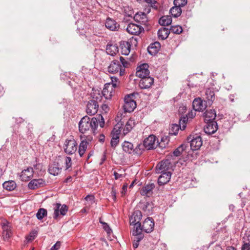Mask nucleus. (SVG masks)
<instances>
[{
  "label": "nucleus",
  "instance_id": "nucleus-41",
  "mask_svg": "<svg viewBox=\"0 0 250 250\" xmlns=\"http://www.w3.org/2000/svg\"><path fill=\"white\" fill-rule=\"evenodd\" d=\"M182 13L181 8L174 6L170 10V13L174 18L179 17Z\"/></svg>",
  "mask_w": 250,
  "mask_h": 250
},
{
  "label": "nucleus",
  "instance_id": "nucleus-49",
  "mask_svg": "<svg viewBox=\"0 0 250 250\" xmlns=\"http://www.w3.org/2000/svg\"><path fill=\"white\" fill-rule=\"evenodd\" d=\"M170 32H172L174 34H179L181 33L183 30L181 26L179 25L172 26L169 29Z\"/></svg>",
  "mask_w": 250,
  "mask_h": 250
},
{
  "label": "nucleus",
  "instance_id": "nucleus-38",
  "mask_svg": "<svg viewBox=\"0 0 250 250\" xmlns=\"http://www.w3.org/2000/svg\"><path fill=\"white\" fill-rule=\"evenodd\" d=\"M3 188L7 190L12 191L16 188V184L14 181H8L2 184Z\"/></svg>",
  "mask_w": 250,
  "mask_h": 250
},
{
  "label": "nucleus",
  "instance_id": "nucleus-28",
  "mask_svg": "<svg viewBox=\"0 0 250 250\" xmlns=\"http://www.w3.org/2000/svg\"><path fill=\"white\" fill-rule=\"evenodd\" d=\"M204 116L206 122L215 121L216 116V112L214 109L207 110L204 113Z\"/></svg>",
  "mask_w": 250,
  "mask_h": 250
},
{
  "label": "nucleus",
  "instance_id": "nucleus-23",
  "mask_svg": "<svg viewBox=\"0 0 250 250\" xmlns=\"http://www.w3.org/2000/svg\"><path fill=\"white\" fill-rule=\"evenodd\" d=\"M133 17L136 22L142 24H146L148 21L146 15L144 12H137Z\"/></svg>",
  "mask_w": 250,
  "mask_h": 250
},
{
  "label": "nucleus",
  "instance_id": "nucleus-52",
  "mask_svg": "<svg viewBox=\"0 0 250 250\" xmlns=\"http://www.w3.org/2000/svg\"><path fill=\"white\" fill-rule=\"evenodd\" d=\"M111 82L109 83L111 86H113V88L117 87L119 83V82L118 80V79L117 77H112L111 78Z\"/></svg>",
  "mask_w": 250,
  "mask_h": 250
},
{
  "label": "nucleus",
  "instance_id": "nucleus-42",
  "mask_svg": "<svg viewBox=\"0 0 250 250\" xmlns=\"http://www.w3.org/2000/svg\"><path fill=\"white\" fill-rule=\"evenodd\" d=\"M182 125H179L177 124H172L169 129V134L172 135H175L178 133L179 129H181V127Z\"/></svg>",
  "mask_w": 250,
  "mask_h": 250
},
{
  "label": "nucleus",
  "instance_id": "nucleus-33",
  "mask_svg": "<svg viewBox=\"0 0 250 250\" xmlns=\"http://www.w3.org/2000/svg\"><path fill=\"white\" fill-rule=\"evenodd\" d=\"M48 171L53 175H57L61 172V168L59 167L58 163L53 164L49 166Z\"/></svg>",
  "mask_w": 250,
  "mask_h": 250
},
{
  "label": "nucleus",
  "instance_id": "nucleus-55",
  "mask_svg": "<svg viewBox=\"0 0 250 250\" xmlns=\"http://www.w3.org/2000/svg\"><path fill=\"white\" fill-rule=\"evenodd\" d=\"M66 169H68L71 167L72 163H71V158L70 157H66L65 160Z\"/></svg>",
  "mask_w": 250,
  "mask_h": 250
},
{
  "label": "nucleus",
  "instance_id": "nucleus-37",
  "mask_svg": "<svg viewBox=\"0 0 250 250\" xmlns=\"http://www.w3.org/2000/svg\"><path fill=\"white\" fill-rule=\"evenodd\" d=\"M87 142L85 140H82L80 144L78 152L81 157L83 156L88 146Z\"/></svg>",
  "mask_w": 250,
  "mask_h": 250
},
{
  "label": "nucleus",
  "instance_id": "nucleus-40",
  "mask_svg": "<svg viewBox=\"0 0 250 250\" xmlns=\"http://www.w3.org/2000/svg\"><path fill=\"white\" fill-rule=\"evenodd\" d=\"M172 20L169 16H163L161 17L159 21V23L162 26H167L171 24Z\"/></svg>",
  "mask_w": 250,
  "mask_h": 250
},
{
  "label": "nucleus",
  "instance_id": "nucleus-20",
  "mask_svg": "<svg viewBox=\"0 0 250 250\" xmlns=\"http://www.w3.org/2000/svg\"><path fill=\"white\" fill-rule=\"evenodd\" d=\"M86 106V113L90 115L95 114L99 108V104L91 100L88 102Z\"/></svg>",
  "mask_w": 250,
  "mask_h": 250
},
{
  "label": "nucleus",
  "instance_id": "nucleus-59",
  "mask_svg": "<svg viewBox=\"0 0 250 250\" xmlns=\"http://www.w3.org/2000/svg\"><path fill=\"white\" fill-rule=\"evenodd\" d=\"M127 184H124L122 188V191H121V194H122V196H124L125 195V194L127 191Z\"/></svg>",
  "mask_w": 250,
  "mask_h": 250
},
{
  "label": "nucleus",
  "instance_id": "nucleus-8",
  "mask_svg": "<svg viewBox=\"0 0 250 250\" xmlns=\"http://www.w3.org/2000/svg\"><path fill=\"white\" fill-rule=\"evenodd\" d=\"M149 66L147 63H143L138 66L136 69V76L140 78L146 77L149 75Z\"/></svg>",
  "mask_w": 250,
  "mask_h": 250
},
{
  "label": "nucleus",
  "instance_id": "nucleus-51",
  "mask_svg": "<svg viewBox=\"0 0 250 250\" xmlns=\"http://www.w3.org/2000/svg\"><path fill=\"white\" fill-rule=\"evenodd\" d=\"M99 222L101 224H103V229L104 230L106 231L108 234H110L112 230L109 225L106 223L102 222L101 219H100Z\"/></svg>",
  "mask_w": 250,
  "mask_h": 250
},
{
  "label": "nucleus",
  "instance_id": "nucleus-29",
  "mask_svg": "<svg viewBox=\"0 0 250 250\" xmlns=\"http://www.w3.org/2000/svg\"><path fill=\"white\" fill-rule=\"evenodd\" d=\"M160 47L161 45L159 42L152 43L147 48L148 52L151 55H155L159 51Z\"/></svg>",
  "mask_w": 250,
  "mask_h": 250
},
{
  "label": "nucleus",
  "instance_id": "nucleus-25",
  "mask_svg": "<svg viewBox=\"0 0 250 250\" xmlns=\"http://www.w3.org/2000/svg\"><path fill=\"white\" fill-rule=\"evenodd\" d=\"M158 180V183L160 186L167 184L170 179L171 173L170 172H162Z\"/></svg>",
  "mask_w": 250,
  "mask_h": 250
},
{
  "label": "nucleus",
  "instance_id": "nucleus-61",
  "mask_svg": "<svg viewBox=\"0 0 250 250\" xmlns=\"http://www.w3.org/2000/svg\"><path fill=\"white\" fill-rule=\"evenodd\" d=\"M102 109L103 111H104L105 113H106L108 110H109V108H108V106L107 104H103L102 105Z\"/></svg>",
  "mask_w": 250,
  "mask_h": 250
},
{
  "label": "nucleus",
  "instance_id": "nucleus-3",
  "mask_svg": "<svg viewBox=\"0 0 250 250\" xmlns=\"http://www.w3.org/2000/svg\"><path fill=\"white\" fill-rule=\"evenodd\" d=\"M133 94L127 95L125 97V104L123 106L125 112H131L136 108V104L133 99Z\"/></svg>",
  "mask_w": 250,
  "mask_h": 250
},
{
  "label": "nucleus",
  "instance_id": "nucleus-32",
  "mask_svg": "<svg viewBox=\"0 0 250 250\" xmlns=\"http://www.w3.org/2000/svg\"><path fill=\"white\" fill-rule=\"evenodd\" d=\"M170 33V30L166 27H162L158 30V36L159 39H166Z\"/></svg>",
  "mask_w": 250,
  "mask_h": 250
},
{
  "label": "nucleus",
  "instance_id": "nucleus-10",
  "mask_svg": "<svg viewBox=\"0 0 250 250\" xmlns=\"http://www.w3.org/2000/svg\"><path fill=\"white\" fill-rule=\"evenodd\" d=\"M207 102L203 101L201 98H195L192 103L193 108L194 110L197 111H203L207 106Z\"/></svg>",
  "mask_w": 250,
  "mask_h": 250
},
{
  "label": "nucleus",
  "instance_id": "nucleus-57",
  "mask_svg": "<svg viewBox=\"0 0 250 250\" xmlns=\"http://www.w3.org/2000/svg\"><path fill=\"white\" fill-rule=\"evenodd\" d=\"M61 243L60 241H57L55 244H54L51 248L50 249V250H58L61 247Z\"/></svg>",
  "mask_w": 250,
  "mask_h": 250
},
{
  "label": "nucleus",
  "instance_id": "nucleus-43",
  "mask_svg": "<svg viewBox=\"0 0 250 250\" xmlns=\"http://www.w3.org/2000/svg\"><path fill=\"white\" fill-rule=\"evenodd\" d=\"M169 141V137L168 136H164L161 138V141L158 143V146L162 148H164L166 147Z\"/></svg>",
  "mask_w": 250,
  "mask_h": 250
},
{
  "label": "nucleus",
  "instance_id": "nucleus-7",
  "mask_svg": "<svg viewBox=\"0 0 250 250\" xmlns=\"http://www.w3.org/2000/svg\"><path fill=\"white\" fill-rule=\"evenodd\" d=\"M172 167V164L168 159L164 160L160 162L156 166L157 173L167 172Z\"/></svg>",
  "mask_w": 250,
  "mask_h": 250
},
{
  "label": "nucleus",
  "instance_id": "nucleus-34",
  "mask_svg": "<svg viewBox=\"0 0 250 250\" xmlns=\"http://www.w3.org/2000/svg\"><path fill=\"white\" fill-rule=\"evenodd\" d=\"M106 51L108 54L114 56L118 52V47L117 44H107L106 47Z\"/></svg>",
  "mask_w": 250,
  "mask_h": 250
},
{
  "label": "nucleus",
  "instance_id": "nucleus-9",
  "mask_svg": "<svg viewBox=\"0 0 250 250\" xmlns=\"http://www.w3.org/2000/svg\"><path fill=\"white\" fill-rule=\"evenodd\" d=\"M122 125V124L121 123H117L113 130V131L114 132V133L116 135L115 137H113L112 138L110 142L111 146L113 148H115L119 143V137L118 135H119L121 132Z\"/></svg>",
  "mask_w": 250,
  "mask_h": 250
},
{
  "label": "nucleus",
  "instance_id": "nucleus-63",
  "mask_svg": "<svg viewBox=\"0 0 250 250\" xmlns=\"http://www.w3.org/2000/svg\"><path fill=\"white\" fill-rule=\"evenodd\" d=\"M104 135L103 134H101L99 137V141L101 142H104Z\"/></svg>",
  "mask_w": 250,
  "mask_h": 250
},
{
  "label": "nucleus",
  "instance_id": "nucleus-24",
  "mask_svg": "<svg viewBox=\"0 0 250 250\" xmlns=\"http://www.w3.org/2000/svg\"><path fill=\"white\" fill-rule=\"evenodd\" d=\"M191 149L193 150L199 149L202 145V138L200 136H197L192 139L190 143Z\"/></svg>",
  "mask_w": 250,
  "mask_h": 250
},
{
  "label": "nucleus",
  "instance_id": "nucleus-15",
  "mask_svg": "<svg viewBox=\"0 0 250 250\" xmlns=\"http://www.w3.org/2000/svg\"><path fill=\"white\" fill-rule=\"evenodd\" d=\"M115 92L114 88L110 83L104 85L102 94L106 99H110Z\"/></svg>",
  "mask_w": 250,
  "mask_h": 250
},
{
  "label": "nucleus",
  "instance_id": "nucleus-30",
  "mask_svg": "<svg viewBox=\"0 0 250 250\" xmlns=\"http://www.w3.org/2000/svg\"><path fill=\"white\" fill-rule=\"evenodd\" d=\"M135 120L132 118H130L126 123L125 125L123 128V133L124 135L130 132L132 128L135 126Z\"/></svg>",
  "mask_w": 250,
  "mask_h": 250
},
{
  "label": "nucleus",
  "instance_id": "nucleus-54",
  "mask_svg": "<svg viewBox=\"0 0 250 250\" xmlns=\"http://www.w3.org/2000/svg\"><path fill=\"white\" fill-rule=\"evenodd\" d=\"M140 2H146L147 3L150 4L152 7H154L156 1L155 0H137Z\"/></svg>",
  "mask_w": 250,
  "mask_h": 250
},
{
  "label": "nucleus",
  "instance_id": "nucleus-16",
  "mask_svg": "<svg viewBox=\"0 0 250 250\" xmlns=\"http://www.w3.org/2000/svg\"><path fill=\"white\" fill-rule=\"evenodd\" d=\"M206 122L207 125L204 127L205 132L208 134H212L214 133L218 129V125L216 122L211 121Z\"/></svg>",
  "mask_w": 250,
  "mask_h": 250
},
{
  "label": "nucleus",
  "instance_id": "nucleus-14",
  "mask_svg": "<svg viewBox=\"0 0 250 250\" xmlns=\"http://www.w3.org/2000/svg\"><path fill=\"white\" fill-rule=\"evenodd\" d=\"M34 171L32 167H28L22 171L20 177L22 181H28L33 176Z\"/></svg>",
  "mask_w": 250,
  "mask_h": 250
},
{
  "label": "nucleus",
  "instance_id": "nucleus-12",
  "mask_svg": "<svg viewBox=\"0 0 250 250\" xmlns=\"http://www.w3.org/2000/svg\"><path fill=\"white\" fill-rule=\"evenodd\" d=\"M196 111L193 109V110H191L188 112V113L186 115V116H183L179 119V123L180 125H182V126L181 127V129L183 130L186 127V123H187L188 119H193L196 115Z\"/></svg>",
  "mask_w": 250,
  "mask_h": 250
},
{
  "label": "nucleus",
  "instance_id": "nucleus-31",
  "mask_svg": "<svg viewBox=\"0 0 250 250\" xmlns=\"http://www.w3.org/2000/svg\"><path fill=\"white\" fill-rule=\"evenodd\" d=\"M121 53L123 55H128L130 52L131 45L128 42L124 41L121 43Z\"/></svg>",
  "mask_w": 250,
  "mask_h": 250
},
{
  "label": "nucleus",
  "instance_id": "nucleus-27",
  "mask_svg": "<svg viewBox=\"0 0 250 250\" xmlns=\"http://www.w3.org/2000/svg\"><path fill=\"white\" fill-rule=\"evenodd\" d=\"M105 26L111 31H115L119 27V24L114 20L111 18H107L105 23Z\"/></svg>",
  "mask_w": 250,
  "mask_h": 250
},
{
  "label": "nucleus",
  "instance_id": "nucleus-48",
  "mask_svg": "<svg viewBox=\"0 0 250 250\" xmlns=\"http://www.w3.org/2000/svg\"><path fill=\"white\" fill-rule=\"evenodd\" d=\"M133 239V247L134 249L138 248L140 241L144 238V234H141L140 236H134Z\"/></svg>",
  "mask_w": 250,
  "mask_h": 250
},
{
  "label": "nucleus",
  "instance_id": "nucleus-58",
  "mask_svg": "<svg viewBox=\"0 0 250 250\" xmlns=\"http://www.w3.org/2000/svg\"><path fill=\"white\" fill-rule=\"evenodd\" d=\"M111 195L113 199L115 201L116 199V190L114 187H112L111 188Z\"/></svg>",
  "mask_w": 250,
  "mask_h": 250
},
{
  "label": "nucleus",
  "instance_id": "nucleus-11",
  "mask_svg": "<svg viewBox=\"0 0 250 250\" xmlns=\"http://www.w3.org/2000/svg\"><path fill=\"white\" fill-rule=\"evenodd\" d=\"M142 229L146 233H150L153 230L154 221L152 218L147 217L143 222Z\"/></svg>",
  "mask_w": 250,
  "mask_h": 250
},
{
  "label": "nucleus",
  "instance_id": "nucleus-64",
  "mask_svg": "<svg viewBox=\"0 0 250 250\" xmlns=\"http://www.w3.org/2000/svg\"><path fill=\"white\" fill-rule=\"evenodd\" d=\"M72 181V177L71 176H69L64 180V182L65 183H70Z\"/></svg>",
  "mask_w": 250,
  "mask_h": 250
},
{
  "label": "nucleus",
  "instance_id": "nucleus-53",
  "mask_svg": "<svg viewBox=\"0 0 250 250\" xmlns=\"http://www.w3.org/2000/svg\"><path fill=\"white\" fill-rule=\"evenodd\" d=\"M80 139L82 140H85L87 142V144L88 145L90 142H91L93 140V137L91 135H80Z\"/></svg>",
  "mask_w": 250,
  "mask_h": 250
},
{
  "label": "nucleus",
  "instance_id": "nucleus-50",
  "mask_svg": "<svg viewBox=\"0 0 250 250\" xmlns=\"http://www.w3.org/2000/svg\"><path fill=\"white\" fill-rule=\"evenodd\" d=\"M173 3L176 7L181 8L187 3V0H174Z\"/></svg>",
  "mask_w": 250,
  "mask_h": 250
},
{
  "label": "nucleus",
  "instance_id": "nucleus-2",
  "mask_svg": "<svg viewBox=\"0 0 250 250\" xmlns=\"http://www.w3.org/2000/svg\"><path fill=\"white\" fill-rule=\"evenodd\" d=\"M108 71L109 73H119L120 76H122L125 74V69L124 67H122L119 61L113 60L108 67Z\"/></svg>",
  "mask_w": 250,
  "mask_h": 250
},
{
  "label": "nucleus",
  "instance_id": "nucleus-44",
  "mask_svg": "<svg viewBox=\"0 0 250 250\" xmlns=\"http://www.w3.org/2000/svg\"><path fill=\"white\" fill-rule=\"evenodd\" d=\"M146 147L142 144H138L137 146L134 148L133 153L137 155H141L145 151Z\"/></svg>",
  "mask_w": 250,
  "mask_h": 250
},
{
  "label": "nucleus",
  "instance_id": "nucleus-36",
  "mask_svg": "<svg viewBox=\"0 0 250 250\" xmlns=\"http://www.w3.org/2000/svg\"><path fill=\"white\" fill-rule=\"evenodd\" d=\"M91 97L92 99L90 100L99 104L103 99V95L99 91H95L91 94Z\"/></svg>",
  "mask_w": 250,
  "mask_h": 250
},
{
  "label": "nucleus",
  "instance_id": "nucleus-56",
  "mask_svg": "<svg viewBox=\"0 0 250 250\" xmlns=\"http://www.w3.org/2000/svg\"><path fill=\"white\" fill-rule=\"evenodd\" d=\"M120 62L122 63V67H124L125 69L126 67H127L128 62L123 57H120Z\"/></svg>",
  "mask_w": 250,
  "mask_h": 250
},
{
  "label": "nucleus",
  "instance_id": "nucleus-39",
  "mask_svg": "<svg viewBox=\"0 0 250 250\" xmlns=\"http://www.w3.org/2000/svg\"><path fill=\"white\" fill-rule=\"evenodd\" d=\"M132 225L134 226L133 229L132 231V235L140 236L141 234H143L142 233L143 229H142L141 224H137L136 225Z\"/></svg>",
  "mask_w": 250,
  "mask_h": 250
},
{
  "label": "nucleus",
  "instance_id": "nucleus-45",
  "mask_svg": "<svg viewBox=\"0 0 250 250\" xmlns=\"http://www.w3.org/2000/svg\"><path fill=\"white\" fill-rule=\"evenodd\" d=\"M46 215L47 210L43 208H40L36 214L37 218L40 220L42 219Z\"/></svg>",
  "mask_w": 250,
  "mask_h": 250
},
{
  "label": "nucleus",
  "instance_id": "nucleus-60",
  "mask_svg": "<svg viewBox=\"0 0 250 250\" xmlns=\"http://www.w3.org/2000/svg\"><path fill=\"white\" fill-rule=\"evenodd\" d=\"M113 174H114L115 179H116V180L124 177V176L123 174H119L115 171H114Z\"/></svg>",
  "mask_w": 250,
  "mask_h": 250
},
{
  "label": "nucleus",
  "instance_id": "nucleus-6",
  "mask_svg": "<svg viewBox=\"0 0 250 250\" xmlns=\"http://www.w3.org/2000/svg\"><path fill=\"white\" fill-rule=\"evenodd\" d=\"M156 137L154 135H150L148 137L144 139L143 141V145L146 147V149L150 150L155 148L157 146V143H156Z\"/></svg>",
  "mask_w": 250,
  "mask_h": 250
},
{
  "label": "nucleus",
  "instance_id": "nucleus-18",
  "mask_svg": "<svg viewBox=\"0 0 250 250\" xmlns=\"http://www.w3.org/2000/svg\"><path fill=\"white\" fill-rule=\"evenodd\" d=\"M2 236L4 240L8 239L12 235L11 228L9 225V223L4 221L2 223Z\"/></svg>",
  "mask_w": 250,
  "mask_h": 250
},
{
  "label": "nucleus",
  "instance_id": "nucleus-5",
  "mask_svg": "<svg viewBox=\"0 0 250 250\" xmlns=\"http://www.w3.org/2000/svg\"><path fill=\"white\" fill-rule=\"evenodd\" d=\"M54 210L53 218L57 219L60 214L64 216L66 214L68 207L66 205H62L60 203H57L54 204Z\"/></svg>",
  "mask_w": 250,
  "mask_h": 250
},
{
  "label": "nucleus",
  "instance_id": "nucleus-46",
  "mask_svg": "<svg viewBox=\"0 0 250 250\" xmlns=\"http://www.w3.org/2000/svg\"><path fill=\"white\" fill-rule=\"evenodd\" d=\"M186 146L184 144L181 145L178 147L174 150L173 151V155L175 156H179L182 152L186 149Z\"/></svg>",
  "mask_w": 250,
  "mask_h": 250
},
{
  "label": "nucleus",
  "instance_id": "nucleus-35",
  "mask_svg": "<svg viewBox=\"0 0 250 250\" xmlns=\"http://www.w3.org/2000/svg\"><path fill=\"white\" fill-rule=\"evenodd\" d=\"M123 150L126 153L131 154L133 152L134 146L130 142L125 141L122 144Z\"/></svg>",
  "mask_w": 250,
  "mask_h": 250
},
{
  "label": "nucleus",
  "instance_id": "nucleus-62",
  "mask_svg": "<svg viewBox=\"0 0 250 250\" xmlns=\"http://www.w3.org/2000/svg\"><path fill=\"white\" fill-rule=\"evenodd\" d=\"M85 199L87 201L89 200L92 202L94 201V197L92 195H87L85 197Z\"/></svg>",
  "mask_w": 250,
  "mask_h": 250
},
{
  "label": "nucleus",
  "instance_id": "nucleus-17",
  "mask_svg": "<svg viewBox=\"0 0 250 250\" xmlns=\"http://www.w3.org/2000/svg\"><path fill=\"white\" fill-rule=\"evenodd\" d=\"M144 29L140 25L135 23H129L127 28L126 31L128 33L132 35H139Z\"/></svg>",
  "mask_w": 250,
  "mask_h": 250
},
{
  "label": "nucleus",
  "instance_id": "nucleus-19",
  "mask_svg": "<svg viewBox=\"0 0 250 250\" xmlns=\"http://www.w3.org/2000/svg\"><path fill=\"white\" fill-rule=\"evenodd\" d=\"M155 188V185L150 183L145 185L141 190L140 193L143 196L150 197L153 194V190Z\"/></svg>",
  "mask_w": 250,
  "mask_h": 250
},
{
  "label": "nucleus",
  "instance_id": "nucleus-21",
  "mask_svg": "<svg viewBox=\"0 0 250 250\" xmlns=\"http://www.w3.org/2000/svg\"><path fill=\"white\" fill-rule=\"evenodd\" d=\"M142 217V212L140 210L134 211L129 218L130 225L141 224L140 221Z\"/></svg>",
  "mask_w": 250,
  "mask_h": 250
},
{
  "label": "nucleus",
  "instance_id": "nucleus-47",
  "mask_svg": "<svg viewBox=\"0 0 250 250\" xmlns=\"http://www.w3.org/2000/svg\"><path fill=\"white\" fill-rule=\"evenodd\" d=\"M243 244L242 247H246L250 246V234L246 233L243 237Z\"/></svg>",
  "mask_w": 250,
  "mask_h": 250
},
{
  "label": "nucleus",
  "instance_id": "nucleus-26",
  "mask_svg": "<svg viewBox=\"0 0 250 250\" xmlns=\"http://www.w3.org/2000/svg\"><path fill=\"white\" fill-rule=\"evenodd\" d=\"M205 99L207 100V103L209 105H211L215 100V94L213 88H207L205 92Z\"/></svg>",
  "mask_w": 250,
  "mask_h": 250
},
{
  "label": "nucleus",
  "instance_id": "nucleus-1",
  "mask_svg": "<svg viewBox=\"0 0 250 250\" xmlns=\"http://www.w3.org/2000/svg\"><path fill=\"white\" fill-rule=\"evenodd\" d=\"M98 121L96 118L90 119L87 116L83 117L79 123V130L82 134L91 131L94 133L98 126Z\"/></svg>",
  "mask_w": 250,
  "mask_h": 250
},
{
  "label": "nucleus",
  "instance_id": "nucleus-13",
  "mask_svg": "<svg viewBox=\"0 0 250 250\" xmlns=\"http://www.w3.org/2000/svg\"><path fill=\"white\" fill-rule=\"evenodd\" d=\"M154 79L149 76L143 77L139 82V86L141 89H147L153 84Z\"/></svg>",
  "mask_w": 250,
  "mask_h": 250
},
{
  "label": "nucleus",
  "instance_id": "nucleus-4",
  "mask_svg": "<svg viewBox=\"0 0 250 250\" xmlns=\"http://www.w3.org/2000/svg\"><path fill=\"white\" fill-rule=\"evenodd\" d=\"M63 148L64 151L66 154H73L77 149V143L74 139L66 140Z\"/></svg>",
  "mask_w": 250,
  "mask_h": 250
},
{
  "label": "nucleus",
  "instance_id": "nucleus-22",
  "mask_svg": "<svg viewBox=\"0 0 250 250\" xmlns=\"http://www.w3.org/2000/svg\"><path fill=\"white\" fill-rule=\"evenodd\" d=\"M45 185V181L42 179H33L28 184V188L31 189H37L43 187Z\"/></svg>",
  "mask_w": 250,
  "mask_h": 250
}]
</instances>
